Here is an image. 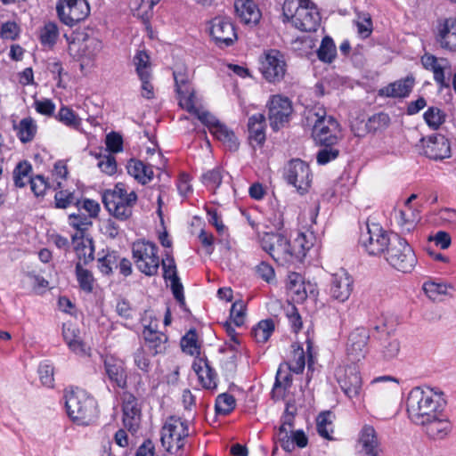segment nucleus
<instances>
[{"label":"nucleus","instance_id":"obj_50","mask_svg":"<svg viewBox=\"0 0 456 456\" xmlns=\"http://www.w3.org/2000/svg\"><path fill=\"white\" fill-rule=\"evenodd\" d=\"M119 256L114 251L109 252L98 259V267L103 274H110L114 268H118Z\"/></svg>","mask_w":456,"mask_h":456},{"label":"nucleus","instance_id":"obj_23","mask_svg":"<svg viewBox=\"0 0 456 456\" xmlns=\"http://www.w3.org/2000/svg\"><path fill=\"white\" fill-rule=\"evenodd\" d=\"M359 454L361 456H380L379 443L373 427L365 425L358 440Z\"/></svg>","mask_w":456,"mask_h":456},{"label":"nucleus","instance_id":"obj_24","mask_svg":"<svg viewBox=\"0 0 456 456\" xmlns=\"http://www.w3.org/2000/svg\"><path fill=\"white\" fill-rule=\"evenodd\" d=\"M141 409L137 399L132 394L126 393L123 395V422L130 430L135 431L139 426Z\"/></svg>","mask_w":456,"mask_h":456},{"label":"nucleus","instance_id":"obj_9","mask_svg":"<svg viewBox=\"0 0 456 456\" xmlns=\"http://www.w3.org/2000/svg\"><path fill=\"white\" fill-rule=\"evenodd\" d=\"M259 242L261 248L279 265L286 266L294 265L291 244L281 233L264 232L259 237Z\"/></svg>","mask_w":456,"mask_h":456},{"label":"nucleus","instance_id":"obj_20","mask_svg":"<svg viewBox=\"0 0 456 456\" xmlns=\"http://www.w3.org/2000/svg\"><path fill=\"white\" fill-rule=\"evenodd\" d=\"M370 333L367 329L359 327L349 335L346 343V353L353 362L363 359L368 352Z\"/></svg>","mask_w":456,"mask_h":456},{"label":"nucleus","instance_id":"obj_22","mask_svg":"<svg viewBox=\"0 0 456 456\" xmlns=\"http://www.w3.org/2000/svg\"><path fill=\"white\" fill-rule=\"evenodd\" d=\"M62 337L69 350L79 356H87L90 348L86 346L80 336V330L76 324L65 322L62 325Z\"/></svg>","mask_w":456,"mask_h":456},{"label":"nucleus","instance_id":"obj_39","mask_svg":"<svg viewBox=\"0 0 456 456\" xmlns=\"http://www.w3.org/2000/svg\"><path fill=\"white\" fill-rule=\"evenodd\" d=\"M395 219L403 231L410 232L414 228L418 216L411 208H404L395 212Z\"/></svg>","mask_w":456,"mask_h":456},{"label":"nucleus","instance_id":"obj_38","mask_svg":"<svg viewBox=\"0 0 456 456\" xmlns=\"http://www.w3.org/2000/svg\"><path fill=\"white\" fill-rule=\"evenodd\" d=\"M210 133L230 151L238 149L239 143L234 133L221 122L216 127H213Z\"/></svg>","mask_w":456,"mask_h":456},{"label":"nucleus","instance_id":"obj_13","mask_svg":"<svg viewBox=\"0 0 456 456\" xmlns=\"http://www.w3.org/2000/svg\"><path fill=\"white\" fill-rule=\"evenodd\" d=\"M270 126L275 132L284 127L290 120L293 105L290 99L281 94L272 95L267 103Z\"/></svg>","mask_w":456,"mask_h":456},{"label":"nucleus","instance_id":"obj_35","mask_svg":"<svg viewBox=\"0 0 456 456\" xmlns=\"http://www.w3.org/2000/svg\"><path fill=\"white\" fill-rule=\"evenodd\" d=\"M193 368L200 384L205 388L214 389L216 387V374L207 362L200 361L194 364Z\"/></svg>","mask_w":456,"mask_h":456},{"label":"nucleus","instance_id":"obj_59","mask_svg":"<svg viewBox=\"0 0 456 456\" xmlns=\"http://www.w3.org/2000/svg\"><path fill=\"white\" fill-rule=\"evenodd\" d=\"M181 346L184 353L194 355L199 353L197 346L196 333L193 331L188 332L181 340Z\"/></svg>","mask_w":456,"mask_h":456},{"label":"nucleus","instance_id":"obj_32","mask_svg":"<svg viewBox=\"0 0 456 456\" xmlns=\"http://www.w3.org/2000/svg\"><path fill=\"white\" fill-rule=\"evenodd\" d=\"M145 343L153 354H162L167 349V337L166 334L145 327L142 332Z\"/></svg>","mask_w":456,"mask_h":456},{"label":"nucleus","instance_id":"obj_12","mask_svg":"<svg viewBox=\"0 0 456 456\" xmlns=\"http://www.w3.org/2000/svg\"><path fill=\"white\" fill-rule=\"evenodd\" d=\"M102 47V43L98 38L87 37L82 42H70L68 53L74 60L80 61V70L85 72L94 67L95 59Z\"/></svg>","mask_w":456,"mask_h":456},{"label":"nucleus","instance_id":"obj_42","mask_svg":"<svg viewBox=\"0 0 456 456\" xmlns=\"http://www.w3.org/2000/svg\"><path fill=\"white\" fill-rule=\"evenodd\" d=\"M337 54L336 45L330 37H325L322 40L321 45L317 51L320 61L327 63L332 62Z\"/></svg>","mask_w":456,"mask_h":456},{"label":"nucleus","instance_id":"obj_3","mask_svg":"<svg viewBox=\"0 0 456 456\" xmlns=\"http://www.w3.org/2000/svg\"><path fill=\"white\" fill-rule=\"evenodd\" d=\"M64 398L68 415L73 422L87 426L97 419V402L83 389L66 390Z\"/></svg>","mask_w":456,"mask_h":456},{"label":"nucleus","instance_id":"obj_25","mask_svg":"<svg viewBox=\"0 0 456 456\" xmlns=\"http://www.w3.org/2000/svg\"><path fill=\"white\" fill-rule=\"evenodd\" d=\"M421 63L423 67L433 72L435 81L441 86L448 88L449 83L445 79L444 69L448 67V61L445 59H438L429 53H425L421 57Z\"/></svg>","mask_w":456,"mask_h":456},{"label":"nucleus","instance_id":"obj_5","mask_svg":"<svg viewBox=\"0 0 456 456\" xmlns=\"http://www.w3.org/2000/svg\"><path fill=\"white\" fill-rule=\"evenodd\" d=\"M102 200L112 216L125 221L132 216L133 208L137 202V194L133 190L129 191L125 183H118L113 190L104 192Z\"/></svg>","mask_w":456,"mask_h":456},{"label":"nucleus","instance_id":"obj_63","mask_svg":"<svg viewBox=\"0 0 456 456\" xmlns=\"http://www.w3.org/2000/svg\"><path fill=\"white\" fill-rule=\"evenodd\" d=\"M134 362L137 368L143 372H148L150 370L151 362L142 347L137 348L134 353Z\"/></svg>","mask_w":456,"mask_h":456},{"label":"nucleus","instance_id":"obj_1","mask_svg":"<svg viewBox=\"0 0 456 456\" xmlns=\"http://www.w3.org/2000/svg\"><path fill=\"white\" fill-rule=\"evenodd\" d=\"M406 411L410 420L432 439H444L452 429L444 413V400L431 388L413 387L406 398Z\"/></svg>","mask_w":456,"mask_h":456},{"label":"nucleus","instance_id":"obj_61","mask_svg":"<svg viewBox=\"0 0 456 456\" xmlns=\"http://www.w3.org/2000/svg\"><path fill=\"white\" fill-rule=\"evenodd\" d=\"M339 151L332 148V146H325L324 149L319 151L316 156L318 164L325 165L338 158Z\"/></svg>","mask_w":456,"mask_h":456},{"label":"nucleus","instance_id":"obj_26","mask_svg":"<svg viewBox=\"0 0 456 456\" xmlns=\"http://www.w3.org/2000/svg\"><path fill=\"white\" fill-rule=\"evenodd\" d=\"M104 369L111 382L115 383L120 388L126 387V371L123 361L114 356H106L104 360Z\"/></svg>","mask_w":456,"mask_h":456},{"label":"nucleus","instance_id":"obj_55","mask_svg":"<svg viewBox=\"0 0 456 456\" xmlns=\"http://www.w3.org/2000/svg\"><path fill=\"white\" fill-rule=\"evenodd\" d=\"M69 224L77 231L84 232L92 225L90 216L78 211L77 214H70L69 216Z\"/></svg>","mask_w":456,"mask_h":456},{"label":"nucleus","instance_id":"obj_53","mask_svg":"<svg viewBox=\"0 0 456 456\" xmlns=\"http://www.w3.org/2000/svg\"><path fill=\"white\" fill-rule=\"evenodd\" d=\"M55 207L58 208H67L71 204L79 205V200L76 199L73 192L67 190H61L55 193Z\"/></svg>","mask_w":456,"mask_h":456},{"label":"nucleus","instance_id":"obj_60","mask_svg":"<svg viewBox=\"0 0 456 456\" xmlns=\"http://www.w3.org/2000/svg\"><path fill=\"white\" fill-rule=\"evenodd\" d=\"M245 309L246 306L242 301H237L232 305L230 318L232 322L238 327L244 323Z\"/></svg>","mask_w":456,"mask_h":456},{"label":"nucleus","instance_id":"obj_30","mask_svg":"<svg viewBox=\"0 0 456 456\" xmlns=\"http://www.w3.org/2000/svg\"><path fill=\"white\" fill-rule=\"evenodd\" d=\"M315 238L312 232H299L297 238L291 244L292 256H294V264L297 262H302L304 257L306 256L314 246Z\"/></svg>","mask_w":456,"mask_h":456},{"label":"nucleus","instance_id":"obj_36","mask_svg":"<svg viewBox=\"0 0 456 456\" xmlns=\"http://www.w3.org/2000/svg\"><path fill=\"white\" fill-rule=\"evenodd\" d=\"M126 168L128 174L142 184L151 181L154 175L152 168L139 160L131 159Z\"/></svg>","mask_w":456,"mask_h":456},{"label":"nucleus","instance_id":"obj_33","mask_svg":"<svg viewBox=\"0 0 456 456\" xmlns=\"http://www.w3.org/2000/svg\"><path fill=\"white\" fill-rule=\"evenodd\" d=\"M265 117L262 113H256L248 118V129L249 140L257 145H262L265 141Z\"/></svg>","mask_w":456,"mask_h":456},{"label":"nucleus","instance_id":"obj_51","mask_svg":"<svg viewBox=\"0 0 456 456\" xmlns=\"http://www.w3.org/2000/svg\"><path fill=\"white\" fill-rule=\"evenodd\" d=\"M235 399L232 395L221 394L216 401V410L223 415L229 414L235 408Z\"/></svg>","mask_w":456,"mask_h":456},{"label":"nucleus","instance_id":"obj_27","mask_svg":"<svg viewBox=\"0 0 456 456\" xmlns=\"http://www.w3.org/2000/svg\"><path fill=\"white\" fill-rule=\"evenodd\" d=\"M413 86L414 78L412 77H407L404 79L395 81L380 88L379 95L391 98H404L410 94Z\"/></svg>","mask_w":456,"mask_h":456},{"label":"nucleus","instance_id":"obj_15","mask_svg":"<svg viewBox=\"0 0 456 456\" xmlns=\"http://www.w3.org/2000/svg\"><path fill=\"white\" fill-rule=\"evenodd\" d=\"M335 378L344 394L349 398H358L362 392V380L356 364L338 366Z\"/></svg>","mask_w":456,"mask_h":456},{"label":"nucleus","instance_id":"obj_52","mask_svg":"<svg viewBox=\"0 0 456 456\" xmlns=\"http://www.w3.org/2000/svg\"><path fill=\"white\" fill-rule=\"evenodd\" d=\"M305 365L304 349L297 346L293 350L292 359L288 364H285V368H289L294 373H300L303 371Z\"/></svg>","mask_w":456,"mask_h":456},{"label":"nucleus","instance_id":"obj_18","mask_svg":"<svg viewBox=\"0 0 456 456\" xmlns=\"http://www.w3.org/2000/svg\"><path fill=\"white\" fill-rule=\"evenodd\" d=\"M286 181L293 185L298 192L304 194L311 185L312 174L306 163L301 159H292L285 169Z\"/></svg>","mask_w":456,"mask_h":456},{"label":"nucleus","instance_id":"obj_21","mask_svg":"<svg viewBox=\"0 0 456 456\" xmlns=\"http://www.w3.org/2000/svg\"><path fill=\"white\" fill-rule=\"evenodd\" d=\"M163 269V277L170 281L171 289L175 298L180 303L184 304L183 287L177 275L175 259L169 254L166 255V258L161 261Z\"/></svg>","mask_w":456,"mask_h":456},{"label":"nucleus","instance_id":"obj_40","mask_svg":"<svg viewBox=\"0 0 456 456\" xmlns=\"http://www.w3.org/2000/svg\"><path fill=\"white\" fill-rule=\"evenodd\" d=\"M32 166L28 161L20 162L14 168L12 178L14 185L18 188H23L31 179Z\"/></svg>","mask_w":456,"mask_h":456},{"label":"nucleus","instance_id":"obj_62","mask_svg":"<svg viewBox=\"0 0 456 456\" xmlns=\"http://www.w3.org/2000/svg\"><path fill=\"white\" fill-rule=\"evenodd\" d=\"M356 26L359 35L362 38L368 37L372 31V22L370 16L369 14H363L362 16H360L359 20L356 21Z\"/></svg>","mask_w":456,"mask_h":456},{"label":"nucleus","instance_id":"obj_64","mask_svg":"<svg viewBox=\"0 0 456 456\" xmlns=\"http://www.w3.org/2000/svg\"><path fill=\"white\" fill-rule=\"evenodd\" d=\"M30 189L35 196H43L47 189V182L43 175L31 177L29 181Z\"/></svg>","mask_w":456,"mask_h":456},{"label":"nucleus","instance_id":"obj_17","mask_svg":"<svg viewBox=\"0 0 456 456\" xmlns=\"http://www.w3.org/2000/svg\"><path fill=\"white\" fill-rule=\"evenodd\" d=\"M56 9L61 22L69 27L85 20L90 12L86 0H60Z\"/></svg>","mask_w":456,"mask_h":456},{"label":"nucleus","instance_id":"obj_29","mask_svg":"<svg viewBox=\"0 0 456 456\" xmlns=\"http://www.w3.org/2000/svg\"><path fill=\"white\" fill-rule=\"evenodd\" d=\"M234 7L241 21L248 25H256L261 18V12L253 0H236Z\"/></svg>","mask_w":456,"mask_h":456},{"label":"nucleus","instance_id":"obj_48","mask_svg":"<svg viewBox=\"0 0 456 456\" xmlns=\"http://www.w3.org/2000/svg\"><path fill=\"white\" fill-rule=\"evenodd\" d=\"M134 64L139 77H145L151 73L150 56L144 51H138L134 57Z\"/></svg>","mask_w":456,"mask_h":456},{"label":"nucleus","instance_id":"obj_44","mask_svg":"<svg viewBox=\"0 0 456 456\" xmlns=\"http://www.w3.org/2000/svg\"><path fill=\"white\" fill-rule=\"evenodd\" d=\"M274 330V324L272 320H263L258 322L253 330V335L256 342L265 343Z\"/></svg>","mask_w":456,"mask_h":456},{"label":"nucleus","instance_id":"obj_7","mask_svg":"<svg viewBox=\"0 0 456 456\" xmlns=\"http://www.w3.org/2000/svg\"><path fill=\"white\" fill-rule=\"evenodd\" d=\"M162 447L170 454L182 456L189 436V427L181 418L171 416L167 419L160 432Z\"/></svg>","mask_w":456,"mask_h":456},{"label":"nucleus","instance_id":"obj_34","mask_svg":"<svg viewBox=\"0 0 456 456\" xmlns=\"http://www.w3.org/2000/svg\"><path fill=\"white\" fill-rule=\"evenodd\" d=\"M390 123V118L387 113L379 112L372 115L369 118L367 122L364 124V129L360 131L354 130V135L362 137L368 133H376L386 129Z\"/></svg>","mask_w":456,"mask_h":456},{"label":"nucleus","instance_id":"obj_49","mask_svg":"<svg viewBox=\"0 0 456 456\" xmlns=\"http://www.w3.org/2000/svg\"><path fill=\"white\" fill-rule=\"evenodd\" d=\"M76 273L80 288L84 291L91 292L94 288L93 274L88 270L84 269L80 262L76 265Z\"/></svg>","mask_w":456,"mask_h":456},{"label":"nucleus","instance_id":"obj_47","mask_svg":"<svg viewBox=\"0 0 456 456\" xmlns=\"http://www.w3.org/2000/svg\"><path fill=\"white\" fill-rule=\"evenodd\" d=\"M59 36L58 27L53 22L46 23L40 32V41L44 46L52 48Z\"/></svg>","mask_w":456,"mask_h":456},{"label":"nucleus","instance_id":"obj_45","mask_svg":"<svg viewBox=\"0 0 456 456\" xmlns=\"http://www.w3.org/2000/svg\"><path fill=\"white\" fill-rule=\"evenodd\" d=\"M57 118L60 122L65 126L78 129L81 126V118L69 107L62 106L57 115Z\"/></svg>","mask_w":456,"mask_h":456},{"label":"nucleus","instance_id":"obj_46","mask_svg":"<svg viewBox=\"0 0 456 456\" xmlns=\"http://www.w3.org/2000/svg\"><path fill=\"white\" fill-rule=\"evenodd\" d=\"M291 370L289 368H285V365H281L276 373V379L273 392L279 393L282 388L284 391L287 390L292 382Z\"/></svg>","mask_w":456,"mask_h":456},{"label":"nucleus","instance_id":"obj_41","mask_svg":"<svg viewBox=\"0 0 456 456\" xmlns=\"http://www.w3.org/2000/svg\"><path fill=\"white\" fill-rule=\"evenodd\" d=\"M159 0H132L130 3L131 10L134 15L147 20L152 13V9Z\"/></svg>","mask_w":456,"mask_h":456},{"label":"nucleus","instance_id":"obj_19","mask_svg":"<svg viewBox=\"0 0 456 456\" xmlns=\"http://www.w3.org/2000/svg\"><path fill=\"white\" fill-rule=\"evenodd\" d=\"M354 289L353 277L345 269H339L330 276L329 295L330 298L344 303L350 297Z\"/></svg>","mask_w":456,"mask_h":456},{"label":"nucleus","instance_id":"obj_14","mask_svg":"<svg viewBox=\"0 0 456 456\" xmlns=\"http://www.w3.org/2000/svg\"><path fill=\"white\" fill-rule=\"evenodd\" d=\"M260 71L268 82H281L287 71L284 55L275 49L265 51L260 57Z\"/></svg>","mask_w":456,"mask_h":456},{"label":"nucleus","instance_id":"obj_28","mask_svg":"<svg viewBox=\"0 0 456 456\" xmlns=\"http://www.w3.org/2000/svg\"><path fill=\"white\" fill-rule=\"evenodd\" d=\"M425 154L435 160L449 158L451 156L449 141L442 135L430 137L425 146Z\"/></svg>","mask_w":456,"mask_h":456},{"label":"nucleus","instance_id":"obj_37","mask_svg":"<svg viewBox=\"0 0 456 456\" xmlns=\"http://www.w3.org/2000/svg\"><path fill=\"white\" fill-rule=\"evenodd\" d=\"M13 128L17 132L18 138L23 143L31 142L37 131V126L30 117L22 118L18 125H13Z\"/></svg>","mask_w":456,"mask_h":456},{"label":"nucleus","instance_id":"obj_43","mask_svg":"<svg viewBox=\"0 0 456 456\" xmlns=\"http://www.w3.org/2000/svg\"><path fill=\"white\" fill-rule=\"evenodd\" d=\"M317 431L319 435L328 440H332L333 425L331 413L330 411L320 413L316 419Z\"/></svg>","mask_w":456,"mask_h":456},{"label":"nucleus","instance_id":"obj_16","mask_svg":"<svg viewBox=\"0 0 456 456\" xmlns=\"http://www.w3.org/2000/svg\"><path fill=\"white\" fill-rule=\"evenodd\" d=\"M208 29L211 38L221 49L232 46L237 40L234 25L228 17H215L210 20Z\"/></svg>","mask_w":456,"mask_h":456},{"label":"nucleus","instance_id":"obj_31","mask_svg":"<svg viewBox=\"0 0 456 456\" xmlns=\"http://www.w3.org/2000/svg\"><path fill=\"white\" fill-rule=\"evenodd\" d=\"M437 41L442 48L456 51V19H447L439 29Z\"/></svg>","mask_w":456,"mask_h":456},{"label":"nucleus","instance_id":"obj_58","mask_svg":"<svg viewBox=\"0 0 456 456\" xmlns=\"http://www.w3.org/2000/svg\"><path fill=\"white\" fill-rule=\"evenodd\" d=\"M400 352V342L397 338H387L384 341L382 354L386 359H393L398 355Z\"/></svg>","mask_w":456,"mask_h":456},{"label":"nucleus","instance_id":"obj_8","mask_svg":"<svg viewBox=\"0 0 456 456\" xmlns=\"http://www.w3.org/2000/svg\"><path fill=\"white\" fill-rule=\"evenodd\" d=\"M386 261L395 269L403 273H411L416 264L417 257L406 240L398 234L392 236V241L384 255Z\"/></svg>","mask_w":456,"mask_h":456},{"label":"nucleus","instance_id":"obj_6","mask_svg":"<svg viewBox=\"0 0 456 456\" xmlns=\"http://www.w3.org/2000/svg\"><path fill=\"white\" fill-rule=\"evenodd\" d=\"M176 92L179 95V105L188 112L197 116V118L208 126L209 132L216 127L220 121L211 113L202 110L196 107V96L194 90L188 83L187 77L177 71H174Z\"/></svg>","mask_w":456,"mask_h":456},{"label":"nucleus","instance_id":"obj_11","mask_svg":"<svg viewBox=\"0 0 456 456\" xmlns=\"http://www.w3.org/2000/svg\"><path fill=\"white\" fill-rule=\"evenodd\" d=\"M133 258L138 270L147 276L157 274L160 260L158 247L147 240H137L132 246Z\"/></svg>","mask_w":456,"mask_h":456},{"label":"nucleus","instance_id":"obj_10","mask_svg":"<svg viewBox=\"0 0 456 456\" xmlns=\"http://www.w3.org/2000/svg\"><path fill=\"white\" fill-rule=\"evenodd\" d=\"M396 233H389L379 224H366V231L361 233L359 242L369 255L383 256L386 254L392 241V236Z\"/></svg>","mask_w":456,"mask_h":456},{"label":"nucleus","instance_id":"obj_2","mask_svg":"<svg viewBox=\"0 0 456 456\" xmlns=\"http://www.w3.org/2000/svg\"><path fill=\"white\" fill-rule=\"evenodd\" d=\"M303 124L312 128V136L316 143L323 146H333L340 138V126L338 121L328 116L326 109L322 105L305 108Z\"/></svg>","mask_w":456,"mask_h":456},{"label":"nucleus","instance_id":"obj_56","mask_svg":"<svg viewBox=\"0 0 456 456\" xmlns=\"http://www.w3.org/2000/svg\"><path fill=\"white\" fill-rule=\"evenodd\" d=\"M222 171L219 168L209 170L202 175L204 184L211 190L217 189L222 183Z\"/></svg>","mask_w":456,"mask_h":456},{"label":"nucleus","instance_id":"obj_57","mask_svg":"<svg viewBox=\"0 0 456 456\" xmlns=\"http://www.w3.org/2000/svg\"><path fill=\"white\" fill-rule=\"evenodd\" d=\"M39 379L44 386L52 387L53 386V367L47 362H42L38 367Z\"/></svg>","mask_w":456,"mask_h":456},{"label":"nucleus","instance_id":"obj_54","mask_svg":"<svg viewBox=\"0 0 456 456\" xmlns=\"http://www.w3.org/2000/svg\"><path fill=\"white\" fill-rule=\"evenodd\" d=\"M424 119L432 129H437L444 121V115L438 108L431 107L424 113Z\"/></svg>","mask_w":456,"mask_h":456},{"label":"nucleus","instance_id":"obj_4","mask_svg":"<svg viewBox=\"0 0 456 456\" xmlns=\"http://www.w3.org/2000/svg\"><path fill=\"white\" fill-rule=\"evenodd\" d=\"M284 20L290 21L300 31H316L321 17L310 0H285L282 5Z\"/></svg>","mask_w":456,"mask_h":456}]
</instances>
